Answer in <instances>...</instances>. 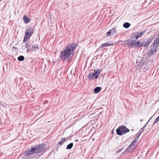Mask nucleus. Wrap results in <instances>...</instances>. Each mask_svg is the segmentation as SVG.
I'll list each match as a JSON object with an SVG mask.
<instances>
[{
    "label": "nucleus",
    "instance_id": "nucleus-24",
    "mask_svg": "<svg viewBox=\"0 0 159 159\" xmlns=\"http://www.w3.org/2000/svg\"><path fill=\"white\" fill-rule=\"evenodd\" d=\"M159 120V116H158L156 118V119L155 120V123H157V122Z\"/></svg>",
    "mask_w": 159,
    "mask_h": 159
},
{
    "label": "nucleus",
    "instance_id": "nucleus-12",
    "mask_svg": "<svg viewBox=\"0 0 159 159\" xmlns=\"http://www.w3.org/2000/svg\"><path fill=\"white\" fill-rule=\"evenodd\" d=\"M149 43H150L148 40L142 42L141 43V47H147L149 45Z\"/></svg>",
    "mask_w": 159,
    "mask_h": 159
},
{
    "label": "nucleus",
    "instance_id": "nucleus-22",
    "mask_svg": "<svg viewBox=\"0 0 159 159\" xmlns=\"http://www.w3.org/2000/svg\"><path fill=\"white\" fill-rule=\"evenodd\" d=\"M110 30H111V32H112L113 34L115 33L116 32V29L115 28H113Z\"/></svg>",
    "mask_w": 159,
    "mask_h": 159
},
{
    "label": "nucleus",
    "instance_id": "nucleus-17",
    "mask_svg": "<svg viewBox=\"0 0 159 159\" xmlns=\"http://www.w3.org/2000/svg\"><path fill=\"white\" fill-rule=\"evenodd\" d=\"M73 143H70L69 144L67 145V147L66 148V149H70L72 148L73 146Z\"/></svg>",
    "mask_w": 159,
    "mask_h": 159
},
{
    "label": "nucleus",
    "instance_id": "nucleus-11",
    "mask_svg": "<svg viewBox=\"0 0 159 159\" xmlns=\"http://www.w3.org/2000/svg\"><path fill=\"white\" fill-rule=\"evenodd\" d=\"M128 46L130 48L134 47V40H130L127 43Z\"/></svg>",
    "mask_w": 159,
    "mask_h": 159
},
{
    "label": "nucleus",
    "instance_id": "nucleus-7",
    "mask_svg": "<svg viewBox=\"0 0 159 159\" xmlns=\"http://www.w3.org/2000/svg\"><path fill=\"white\" fill-rule=\"evenodd\" d=\"M150 49L148 51V53L149 55H152L155 53L157 50V47L152 45L150 46Z\"/></svg>",
    "mask_w": 159,
    "mask_h": 159
},
{
    "label": "nucleus",
    "instance_id": "nucleus-25",
    "mask_svg": "<svg viewBox=\"0 0 159 159\" xmlns=\"http://www.w3.org/2000/svg\"><path fill=\"white\" fill-rule=\"evenodd\" d=\"M78 141H79V140H78V139H76V140H75V141L76 142H78Z\"/></svg>",
    "mask_w": 159,
    "mask_h": 159
},
{
    "label": "nucleus",
    "instance_id": "nucleus-13",
    "mask_svg": "<svg viewBox=\"0 0 159 159\" xmlns=\"http://www.w3.org/2000/svg\"><path fill=\"white\" fill-rule=\"evenodd\" d=\"M102 88L101 87H96L93 90V92L95 93H97L99 92L101 90Z\"/></svg>",
    "mask_w": 159,
    "mask_h": 159
},
{
    "label": "nucleus",
    "instance_id": "nucleus-8",
    "mask_svg": "<svg viewBox=\"0 0 159 159\" xmlns=\"http://www.w3.org/2000/svg\"><path fill=\"white\" fill-rule=\"evenodd\" d=\"M38 45L37 44H34L32 46H30L29 48L27 49V52H28L33 51L35 52L38 51Z\"/></svg>",
    "mask_w": 159,
    "mask_h": 159
},
{
    "label": "nucleus",
    "instance_id": "nucleus-1",
    "mask_svg": "<svg viewBox=\"0 0 159 159\" xmlns=\"http://www.w3.org/2000/svg\"><path fill=\"white\" fill-rule=\"evenodd\" d=\"M45 146L44 144H41L38 146L29 149L28 151L24 153L23 159H31L34 156L35 154L40 153L43 151Z\"/></svg>",
    "mask_w": 159,
    "mask_h": 159
},
{
    "label": "nucleus",
    "instance_id": "nucleus-14",
    "mask_svg": "<svg viewBox=\"0 0 159 159\" xmlns=\"http://www.w3.org/2000/svg\"><path fill=\"white\" fill-rule=\"evenodd\" d=\"M23 20L25 23H28L30 21V19L26 16H24Z\"/></svg>",
    "mask_w": 159,
    "mask_h": 159
},
{
    "label": "nucleus",
    "instance_id": "nucleus-20",
    "mask_svg": "<svg viewBox=\"0 0 159 159\" xmlns=\"http://www.w3.org/2000/svg\"><path fill=\"white\" fill-rule=\"evenodd\" d=\"M31 45V44L28 41L25 44V46L28 49L29 47H30V46Z\"/></svg>",
    "mask_w": 159,
    "mask_h": 159
},
{
    "label": "nucleus",
    "instance_id": "nucleus-26",
    "mask_svg": "<svg viewBox=\"0 0 159 159\" xmlns=\"http://www.w3.org/2000/svg\"><path fill=\"white\" fill-rule=\"evenodd\" d=\"M143 120H140V121H141V122H142Z\"/></svg>",
    "mask_w": 159,
    "mask_h": 159
},
{
    "label": "nucleus",
    "instance_id": "nucleus-15",
    "mask_svg": "<svg viewBox=\"0 0 159 159\" xmlns=\"http://www.w3.org/2000/svg\"><path fill=\"white\" fill-rule=\"evenodd\" d=\"M136 40L134 39V47H141V43H140L139 41H138L136 42Z\"/></svg>",
    "mask_w": 159,
    "mask_h": 159
},
{
    "label": "nucleus",
    "instance_id": "nucleus-21",
    "mask_svg": "<svg viewBox=\"0 0 159 159\" xmlns=\"http://www.w3.org/2000/svg\"><path fill=\"white\" fill-rule=\"evenodd\" d=\"M151 118H150V119L148 120V121L147 122V123H146L144 125V127H143L141 129V130L142 131H142H143L144 130V128L145 127H146V126L147 125H148V122H149V120L151 119Z\"/></svg>",
    "mask_w": 159,
    "mask_h": 159
},
{
    "label": "nucleus",
    "instance_id": "nucleus-2",
    "mask_svg": "<svg viewBox=\"0 0 159 159\" xmlns=\"http://www.w3.org/2000/svg\"><path fill=\"white\" fill-rule=\"evenodd\" d=\"M76 48V46L74 43H71L67 46L65 49L61 52V59L63 61L70 59L72 56V52Z\"/></svg>",
    "mask_w": 159,
    "mask_h": 159
},
{
    "label": "nucleus",
    "instance_id": "nucleus-23",
    "mask_svg": "<svg viewBox=\"0 0 159 159\" xmlns=\"http://www.w3.org/2000/svg\"><path fill=\"white\" fill-rule=\"evenodd\" d=\"M111 32V30H109V31L106 34L107 36H109L110 35Z\"/></svg>",
    "mask_w": 159,
    "mask_h": 159
},
{
    "label": "nucleus",
    "instance_id": "nucleus-3",
    "mask_svg": "<svg viewBox=\"0 0 159 159\" xmlns=\"http://www.w3.org/2000/svg\"><path fill=\"white\" fill-rule=\"evenodd\" d=\"M129 131V129L125 125L119 126L116 129L117 134L120 136L123 135Z\"/></svg>",
    "mask_w": 159,
    "mask_h": 159
},
{
    "label": "nucleus",
    "instance_id": "nucleus-6",
    "mask_svg": "<svg viewBox=\"0 0 159 159\" xmlns=\"http://www.w3.org/2000/svg\"><path fill=\"white\" fill-rule=\"evenodd\" d=\"M33 33V31L32 28H30L26 30L23 42H25L27 39H29Z\"/></svg>",
    "mask_w": 159,
    "mask_h": 159
},
{
    "label": "nucleus",
    "instance_id": "nucleus-16",
    "mask_svg": "<svg viewBox=\"0 0 159 159\" xmlns=\"http://www.w3.org/2000/svg\"><path fill=\"white\" fill-rule=\"evenodd\" d=\"M130 24L128 22H126L123 24V26L125 28H128L130 26Z\"/></svg>",
    "mask_w": 159,
    "mask_h": 159
},
{
    "label": "nucleus",
    "instance_id": "nucleus-4",
    "mask_svg": "<svg viewBox=\"0 0 159 159\" xmlns=\"http://www.w3.org/2000/svg\"><path fill=\"white\" fill-rule=\"evenodd\" d=\"M138 137H136L135 138L134 140L132 142L131 144L128 146L127 150H128V152H132L135 149L136 146L135 143L137 142L138 140Z\"/></svg>",
    "mask_w": 159,
    "mask_h": 159
},
{
    "label": "nucleus",
    "instance_id": "nucleus-18",
    "mask_svg": "<svg viewBox=\"0 0 159 159\" xmlns=\"http://www.w3.org/2000/svg\"><path fill=\"white\" fill-rule=\"evenodd\" d=\"M25 58L23 56H20L18 57V60L20 61H23L24 60Z\"/></svg>",
    "mask_w": 159,
    "mask_h": 159
},
{
    "label": "nucleus",
    "instance_id": "nucleus-5",
    "mask_svg": "<svg viewBox=\"0 0 159 159\" xmlns=\"http://www.w3.org/2000/svg\"><path fill=\"white\" fill-rule=\"evenodd\" d=\"M100 73V70L97 69L94 70L92 73L89 74L88 79L90 80H92L98 78Z\"/></svg>",
    "mask_w": 159,
    "mask_h": 159
},
{
    "label": "nucleus",
    "instance_id": "nucleus-9",
    "mask_svg": "<svg viewBox=\"0 0 159 159\" xmlns=\"http://www.w3.org/2000/svg\"><path fill=\"white\" fill-rule=\"evenodd\" d=\"M145 31H138L136 32L134 35L133 37L134 39H137L141 37L144 34Z\"/></svg>",
    "mask_w": 159,
    "mask_h": 159
},
{
    "label": "nucleus",
    "instance_id": "nucleus-19",
    "mask_svg": "<svg viewBox=\"0 0 159 159\" xmlns=\"http://www.w3.org/2000/svg\"><path fill=\"white\" fill-rule=\"evenodd\" d=\"M65 140L66 139L65 138H62L60 141L59 142V144L62 145L63 144V142H64Z\"/></svg>",
    "mask_w": 159,
    "mask_h": 159
},
{
    "label": "nucleus",
    "instance_id": "nucleus-10",
    "mask_svg": "<svg viewBox=\"0 0 159 159\" xmlns=\"http://www.w3.org/2000/svg\"><path fill=\"white\" fill-rule=\"evenodd\" d=\"M113 43H111L110 42H108L102 44L100 48H102L106 46H113Z\"/></svg>",
    "mask_w": 159,
    "mask_h": 159
}]
</instances>
